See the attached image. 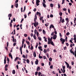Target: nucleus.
<instances>
[{
  "mask_svg": "<svg viewBox=\"0 0 76 76\" xmlns=\"http://www.w3.org/2000/svg\"><path fill=\"white\" fill-rule=\"evenodd\" d=\"M39 48L40 50L41 51H42V47H39Z\"/></svg>",
  "mask_w": 76,
  "mask_h": 76,
  "instance_id": "nucleus-20",
  "label": "nucleus"
},
{
  "mask_svg": "<svg viewBox=\"0 0 76 76\" xmlns=\"http://www.w3.org/2000/svg\"><path fill=\"white\" fill-rule=\"evenodd\" d=\"M64 62L66 63V67L67 68H69V64L66 61H65Z\"/></svg>",
  "mask_w": 76,
  "mask_h": 76,
  "instance_id": "nucleus-4",
  "label": "nucleus"
},
{
  "mask_svg": "<svg viewBox=\"0 0 76 76\" xmlns=\"http://www.w3.org/2000/svg\"><path fill=\"white\" fill-rule=\"evenodd\" d=\"M60 40H61V41L62 44H64V42H65V39H63L62 38H61Z\"/></svg>",
  "mask_w": 76,
  "mask_h": 76,
  "instance_id": "nucleus-2",
  "label": "nucleus"
},
{
  "mask_svg": "<svg viewBox=\"0 0 76 76\" xmlns=\"http://www.w3.org/2000/svg\"><path fill=\"white\" fill-rule=\"evenodd\" d=\"M61 22L62 23H64V19H62Z\"/></svg>",
  "mask_w": 76,
  "mask_h": 76,
  "instance_id": "nucleus-42",
  "label": "nucleus"
},
{
  "mask_svg": "<svg viewBox=\"0 0 76 76\" xmlns=\"http://www.w3.org/2000/svg\"><path fill=\"white\" fill-rule=\"evenodd\" d=\"M48 41H50V37H48Z\"/></svg>",
  "mask_w": 76,
  "mask_h": 76,
  "instance_id": "nucleus-64",
  "label": "nucleus"
},
{
  "mask_svg": "<svg viewBox=\"0 0 76 76\" xmlns=\"http://www.w3.org/2000/svg\"><path fill=\"white\" fill-rule=\"evenodd\" d=\"M34 49V47H33V46L32 45H31V50H33Z\"/></svg>",
  "mask_w": 76,
  "mask_h": 76,
  "instance_id": "nucleus-49",
  "label": "nucleus"
},
{
  "mask_svg": "<svg viewBox=\"0 0 76 76\" xmlns=\"http://www.w3.org/2000/svg\"><path fill=\"white\" fill-rule=\"evenodd\" d=\"M46 56H47V57L48 58H49V56H48V53H47L46 54Z\"/></svg>",
  "mask_w": 76,
  "mask_h": 76,
  "instance_id": "nucleus-53",
  "label": "nucleus"
},
{
  "mask_svg": "<svg viewBox=\"0 0 76 76\" xmlns=\"http://www.w3.org/2000/svg\"><path fill=\"white\" fill-rule=\"evenodd\" d=\"M18 1H19V0H16L15 1V3H18Z\"/></svg>",
  "mask_w": 76,
  "mask_h": 76,
  "instance_id": "nucleus-56",
  "label": "nucleus"
},
{
  "mask_svg": "<svg viewBox=\"0 0 76 76\" xmlns=\"http://www.w3.org/2000/svg\"><path fill=\"white\" fill-rule=\"evenodd\" d=\"M53 39V37H51L50 39V40H49V41H48L49 44H50V42L51 41H52V39Z\"/></svg>",
  "mask_w": 76,
  "mask_h": 76,
  "instance_id": "nucleus-14",
  "label": "nucleus"
},
{
  "mask_svg": "<svg viewBox=\"0 0 76 76\" xmlns=\"http://www.w3.org/2000/svg\"><path fill=\"white\" fill-rule=\"evenodd\" d=\"M37 37H39V33H38V32H37Z\"/></svg>",
  "mask_w": 76,
  "mask_h": 76,
  "instance_id": "nucleus-28",
  "label": "nucleus"
},
{
  "mask_svg": "<svg viewBox=\"0 0 76 76\" xmlns=\"http://www.w3.org/2000/svg\"><path fill=\"white\" fill-rule=\"evenodd\" d=\"M52 28H54V26L53 25L51 24L50 26V28L51 29Z\"/></svg>",
  "mask_w": 76,
  "mask_h": 76,
  "instance_id": "nucleus-10",
  "label": "nucleus"
},
{
  "mask_svg": "<svg viewBox=\"0 0 76 76\" xmlns=\"http://www.w3.org/2000/svg\"><path fill=\"white\" fill-rule=\"evenodd\" d=\"M22 57H23V58H26L25 57V55H23L22 56Z\"/></svg>",
  "mask_w": 76,
  "mask_h": 76,
  "instance_id": "nucleus-51",
  "label": "nucleus"
},
{
  "mask_svg": "<svg viewBox=\"0 0 76 76\" xmlns=\"http://www.w3.org/2000/svg\"><path fill=\"white\" fill-rule=\"evenodd\" d=\"M70 51L71 53H72V54H73V55H75V53H74V52L73 51L72 49H71V50H70Z\"/></svg>",
  "mask_w": 76,
  "mask_h": 76,
  "instance_id": "nucleus-8",
  "label": "nucleus"
},
{
  "mask_svg": "<svg viewBox=\"0 0 76 76\" xmlns=\"http://www.w3.org/2000/svg\"><path fill=\"white\" fill-rule=\"evenodd\" d=\"M42 5L44 7H46V5L45 3H42Z\"/></svg>",
  "mask_w": 76,
  "mask_h": 76,
  "instance_id": "nucleus-15",
  "label": "nucleus"
},
{
  "mask_svg": "<svg viewBox=\"0 0 76 76\" xmlns=\"http://www.w3.org/2000/svg\"><path fill=\"white\" fill-rule=\"evenodd\" d=\"M60 21H61L62 20V17H60Z\"/></svg>",
  "mask_w": 76,
  "mask_h": 76,
  "instance_id": "nucleus-47",
  "label": "nucleus"
},
{
  "mask_svg": "<svg viewBox=\"0 0 76 76\" xmlns=\"http://www.w3.org/2000/svg\"><path fill=\"white\" fill-rule=\"evenodd\" d=\"M62 12H60L59 13V15H60V16H62Z\"/></svg>",
  "mask_w": 76,
  "mask_h": 76,
  "instance_id": "nucleus-35",
  "label": "nucleus"
},
{
  "mask_svg": "<svg viewBox=\"0 0 76 76\" xmlns=\"http://www.w3.org/2000/svg\"><path fill=\"white\" fill-rule=\"evenodd\" d=\"M47 50L48 52H49V51H50V49H49V48H48L47 49Z\"/></svg>",
  "mask_w": 76,
  "mask_h": 76,
  "instance_id": "nucleus-60",
  "label": "nucleus"
},
{
  "mask_svg": "<svg viewBox=\"0 0 76 76\" xmlns=\"http://www.w3.org/2000/svg\"><path fill=\"white\" fill-rule=\"evenodd\" d=\"M50 6L51 7H53V5L52 4H50Z\"/></svg>",
  "mask_w": 76,
  "mask_h": 76,
  "instance_id": "nucleus-25",
  "label": "nucleus"
},
{
  "mask_svg": "<svg viewBox=\"0 0 76 76\" xmlns=\"http://www.w3.org/2000/svg\"><path fill=\"white\" fill-rule=\"evenodd\" d=\"M30 35H31V37H33V34H32V33L31 34H30Z\"/></svg>",
  "mask_w": 76,
  "mask_h": 76,
  "instance_id": "nucleus-61",
  "label": "nucleus"
},
{
  "mask_svg": "<svg viewBox=\"0 0 76 76\" xmlns=\"http://www.w3.org/2000/svg\"><path fill=\"white\" fill-rule=\"evenodd\" d=\"M53 65H51L50 66V69H53Z\"/></svg>",
  "mask_w": 76,
  "mask_h": 76,
  "instance_id": "nucleus-50",
  "label": "nucleus"
},
{
  "mask_svg": "<svg viewBox=\"0 0 76 76\" xmlns=\"http://www.w3.org/2000/svg\"><path fill=\"white\" fill-rule=\"evenodd\" d=\"M44 53H47V50L46 49H44Z\"/></svg>",
  "mask_w": 76,
  "mask_h": 76,
  "instance_id": "nucleus-38",
  "label": "nucleus"
},
{
  "mask_svg": "<svg viewBox=\"0 0 76 76\" xmlns=\"http://www.w3.org/2000/svg\"><path fill=\"white\" fill-rule=\"evenodd\" d=\"M24 36L25 37H27V36H28V35L27 34H24Z\"/></svg>",
  "mask_w": 76,
  "mask_h": 76,
  "instance_id": "nucleus-39",
  "label": "nucleus"
},
{
  "mask_svg": "<svg viewBox=\"0 0 76 76\" xmlns=\"http://www.w3.org/2000/svg\"><path fill=\"white\" fill-rule=\"evenodd\" d=\"M28 39H29V41H31V38H30V37H28Z\"/></svg>",
  "mask_w": 76,
  "mask_h": 76,
  "instance_id": "nucleus-59",
  "label": "nucleus"
},
{
  "mask_svg": "<svg viewBox=\"0 0 76 76\" xmlns=\"http://www.w3.org/2000/svg\"><path fill=\"white\" fill-rule=\"evenodd\" d=\"M38 59H37L36 60V61H35V63L37 65V64H38Z\"/></svg>",
  "mask_w": 76,
  "mask_h": 76,
  "instance_id": "nucleus-11",
  "label": "nucleus"
},
{
  "mask_svg": "<svg viewBox=\"0 0 76 76\" xmlns=\"http://www.w3.org/2000/svg\"><path fill=\"white\" fill-rule=\"evenodd\" d=\"M15 70H13L12 72V74H15Z\"/></svg>",
  "mask_w": 76,
  "mask_h": 76,
  "instance_id": "nucleus-22",
  "label": "nucleus"
},
{
  "mask_svg": "<svg viewBox=\"0 0 76 76\" xmlns=\"http://www.w3.org/2000/svg\"><path fill=\"white\" fill-rule=\"evenodd\" d=\"M37 15L35 14V15L34 18V22H36V20H37Z\"/></svg>",
  "mask_w": 76,
  "mask_h": 76,
  "instance_id": "nucleus-5",
  "label": "nucleus"
},
{
  "mask_svg": "<svg viewBox=\"0 0 76 76\" xmlns=\"http://www.w3.org/2000/svg\"><path fill=\"white\" fill-rule=\"evenodd\" d=\"M6 60L4 59V64H6Z\"/></svg>",
  "mask_w": 76,
  "mask_h": 76,
  "instance_id": "nucleus-54",
  "label": "nucleus"
},
{
  "mask_svg": "<svg viewBox=\"0 0 76 76\" xmlns=\"http://www.w3.org/2000/svg\"><path fill=\"white\" fill-rule=\"evenodd\" d=\"M50 18H53V15L52 14L50 15Z\"/></svg>",
  "mask_w": 76,
  "mask_h": 76,
  "instance_id": "nucleus-46",
  "label": "nucleus"
},
{
  "mask_svg": "<svg viewBox=\"0 0 76 76\" xmlns=\"http://www.w3.org/2000/svg\"><path fill=\"white\" fill-rule=\"evenodd\" d=\"M52 60H53V59H52L51 58H50L49 59V60L50 61H51Z\"/></svg>",
  "mask_w": 76,
  "mask_h": 76,
  "instance_id": "nucleus-31",
  "label": "nucleus"
},
{
  "mask_svg": "<svg viewBox=\"0 0 76 76\" xmlns=\"http://www.w3.org/2000/svg\"><path fill=\"white\" fill-rule=\"evenodd\" d=\"M38 74V72H35V75H36V76H37V74Z\"/></svg>",
  "mask_w": 76,
  "mask_h": 76,
  "instance_id": "nucleus-62",
  "label": "nucleus"
},
{
  "mask_svg": "<svg viewBox=\"0 0 76 76\" xmlns=\"http://www.w3.org/2000/svg\"><path fill=\"white\" fill-rule=\"evenodd\" d=\"M12 16V14H8V17L9 18V20H10V17H11Z\"/></svg>",
  "mask_w": 76,
  "mask_h": 76,
  "instance_id": "nucleus-7",
  "label": "nucleus"
},
{
  "mask_svg": "<svg viewBox=\"0 0 76 76\" xmlns=\"http://www.w3.org/2000/svg\"><path fill=\"white\" fill-rule=\"evenodd\" d=\"M38 25V23L37 21H34V26L35 27H37Z\"/></svg>",
  "mask_w": 76,
  "mask_h": 76,
  "instance_id": "nucleus-1",
  "label": "nucleus"
},
{
  "mask_svg": "<svg viewBox=\"0 0 76 76\" xmlns=\"http://www.w3.org/2000/svg\"><path fill=\"white\" fill-rule=\"evenodd\" d=\"M39 32H41V31H42V29H39Z\"/></svg>",
  "mask_w": 76,
  "mask_h": 76,
  "instance_id": "nucleus-58",
  "label": "nucleus"
},
{
  "mask_svg": "<svg viewBox=\"0 0 76 76\" xmlns=\"http://www.w3.org/2000/svg\"><path fill=\"white\" fill-rule=\"evenodd\" d=\"M37 6H39V3L38 2H36Z\"/></svg>",
  "mask_w": 76,
  "mask_h": 76,
  "instance_id": "nucleus-44",
  "label": "nucleus"
},
{
  "mask_svg": "<svg viewBox=\"0 0 76 76\" xmlns=\"http://www.w3.org/2000/svg\"><path fill=\"white\" fill-rule=\"evenodd\" d=\"M13 42H16V39H13Z\"/></svg>",
  "mask_w": 76,
  "mask_h": 76,
  "instance_id": "nucleus-23",
  "label": "nucleus"
},
{
  "mask_svg": "<svg viewBox=\"0 0 76 76\" xmlns=\"http://www.w3.org/2000/svg\"><path fill=\"white\" fill-rule=\"evenodd\" d=\"M26 61L27 63H28V64H29V63L30 61H29V59H27L26 60Z\"/></svg>",
  "mask_w": 76,
  "mask_h": 76,
  "instance_id": "nucleus-17",
  "label": "nucleus"
},
{
  "mask_svg": "<svg viewBox=\"0 0 76 76\" xmlns=\"http://www.w3.org/2000/svg\"><path fill=\"white\" fill-rule=\"evenodd\" d=\"M48 44H51V45H53V46H54V43L52 41H51L50 42V43H49L48 42Z\"/></svg>",
  "mask_w": 76,
  "mask_h": 76,
  "instance_id": "nucleus-3",
  "label": "nucleus"
},
{
  "mask_svg": "<svg viewBox=\"0 0 76 76\" xmlns=\"http://www.w3.org/2000/svg\"><path fill=\"white\" fill-rule=\"evenodd\" d=\"M15 7H16V8H18V3H17L16 4V3H15Z\"/></svg>",
  "mask_w": 76,
  "mask_h": 76,
  "instance_id": "nucleus-13",
  "label": "nucleus"
},
{
  "mask_svg": "<svg viewBox=\"0 0 76 76\" xmlns=\"http://www.w3.org/2000/svg\"><path fill=\"white\" fill-rule=\"evenodd\" d=\"M44 39H45L44 41H45V42H47V38H45V37H44Z\"/></svg>",
  "mask_w": 76,
  "mask_h": 76,
  "instance_id": "nucleus-16",
  "label": "nucleus"
},
{
  "mask_svg": "<svg viewBox=\"0 0 76 76\" xmlns=\"http://www.w3.org/2000/svg\"><path fill=\"white\" fill-rule=\"evenodd\" d=\"M38 43H37V45H36V46H35L36 48H37V47H38Z\"/></svg>",
  "mask_w": 76,
  "mask_h": 76,
  "instance_id": "nucleus-48",
  "label": "nucleus"
},
{
  "mask_svg": "<svg viewBox=\"0 0 76 76\" xmlns=\"http://www.w3.org/2000/svg\"><path fill=\"white\" fill-rule=\"evenodd\" d=\"M39 2H40L39 0H36V3H39Z\"/></svg>",
  "mask_w": 76,
  "mask_h": 76,
  "instance_id": "nucleus-36",
  "label": "nucleus"
},
{
  "mask_svg": "<svg viewBox=\"0 0 76 76\" xmlns=\"http://www.w3.org/2000/svg\"><path fill=\"white\" fill-rule=\"evenodd\" d=\"M39 58H42V56H40V54L39 55Z\"/></svg>",
  "mask_w": 76,
  "mask_h": 76,
  "instance_id": "nucleus-32",
  "label": "nucleus"
},
{
  "mask_svg": "<svg viewBox=\"0 0 76 76\" xmlns=\"http://www.w3.org/2000/svg\"><path fill=\"white\" fill-rule=\"evenodd\" d=\"M58 8H60V7H61V6H60V4H58Z\"/></svg>",
  "mask_w": 76,
  "mask_h": 76,
  "instance_id": "nucleus-40",
  "label": "nucleus"
},
{
  "mask_svg": "<svg viewBox=\"0 0 76 76\" xmlns=\"http://www.w3.org/2000/svg\"><path fill=\"white\" fill-rule=\"evenodd\" d=\"M33 38L35 39H37V38H36V36L35 34H34L33 35Z\"/></svg>",
  "mask_w": 76,
  "mask_h": 76,
  "instance_id": "nucleus-18",
  "label": "nucleus"
},
{
  "mask_svg": "<svg viewBox=\"0 0 76 76\" xmlns=\"http://www.w3.org/2000/svg\"><path fill=\"white\" fill-rule=\"evenodd\" d=\"M66 66H62V68L63 69H65Z\"/></svg>",
  "mask_w": 76,
  "mask_h": 76,
  "instance_id": "nucleus-43",
  "label": "nucleus"
},
{
  "mask_svg": "<svg viewBox=\"0 0 76 76\" xmlns=\"http://www.w3.org/2000/svg\"><path fill=\"white\" fill-rule=\"evenodd\" d=\"M38 39L40 41H41V39H41V38L39 37H38Z\"/></svg>",
  "mask_w": 76,
  "mask_h": 76,
  "instance_id": "nucleus-30",
  "label": "nucleus"
},
{
  "mask_svg": "<svg viewBox=\"0 0 76 76\" xmlns=\"http://www.w3.org/2000/svg\"><path fill=\"white\" fill-rule=\"evenodd\" d=\"M59 35L61 37H61H62V35H61V33H59Z\"/></svg>",
  "mask_w": 76,
  "mask_h": 76,
  "instance_id": "nucleus-52",
  "label": "nucleus"
},
{
  "mask_svg": "<svg viewBox=\"0 0 76 76\" xmlns=\"http://www.w3.org/2000/svg\"><path fill=\"white\" fill-rule=\"evenodd\" d=\"M18 57H16L14 59V61H16L18 60Z\"/></svg>",
  "mask_w": 76,
  "mask_h": 76,
  "instance_id": "nucleus-24",
  "label": "nucleus"
},
{
  "mask_svg": "<svg viewBox=\"0 0 76 76\" xmlns=\"http://www.w3.org/2000/svg\"><path fill=\"white\" fill-rule=\"evenodd\" d=\"M33 56H34V57H36V53H35V52H34V54Z\"/></svg>",
  "mask_w": 76,
  "mask_h": 76,
  "instance_id": "nucleus-19",
  "label": "nucleus"
},
{
  "mask_svg": "<svg viewBox=\"0 0 76 76\" xmlns=\"http://www.w3.org/2000/svg\"><path fill=\"white\" fill-rule=\"evenodd\" d=\"M43 18V17H40V20H42V18Z\"/></svg>",
  "mask_w": 76,
  "mask_h": 76,
  "instance_id": "nucleus-45",
  "label": "nucleus"
},
{
  "mask_svg": "<svg viewBox=\"0 0 76 76\" xmlns=\"http://www.w3.org/2000/svg\"><path fill=\"white\" fill-rule=\"evenodd\" d=\"M7 67H8V65L7 64L5 66V68H7Z\"/></svg>",
  "mask_w": 76,
  "mask_h": 76,
  "instance_id": "nucleus-37",
  "label": "nucleus"
},
{
  "mask_svg": "<svg viewBox=\"0 0 76 76\" xmlns=\"http://www.w3.org/2000/svg\"><path fill=\"white\" fill-rule=\"evenodd\" d=\"M43 34H45V31L44 30H43Z\"/></svg>",
  "mask_w": 76,
  "mask_h": 76,
  "instance_id": "nucleus-26",
  "label": "nucleus"
},
{
  "mask_svg": "<svg viewBox=\"0 0 76 76\" xmlns=\"http://www.w3.org/2000/svg\"><path fill=\"white\" fill-rule=\"evenodd\" d=\"M37 15H38L39 17L41 16V13L40 12H37L36 13Z\"/></svg>",
  "mask_w": 76,
  "mask_h": 76,
  "instance_id": "nucleus-9",
  "label": "nucleus"
},
{
  "mask_svg": "<svg viewBox=\"0 0 76 76\" xmlns=\"http://www.w3.org/2000/svg\"><path fill=\"white\" fill-rule=\"evenodd\" d=\"M57 38V35H56L55 34H54L53 37V39H56V38Z\"/></svg>",
  "mask_w": 76,
  "mask_h": 76,
  "instance_id": "nucleus-6",
  "label": "nucleus"
},
{
  "mask_svg": "<svg viewBox=\"0 0 76 76\" xmlns=\"http://www.w3.org/2000/svg\"><path fill=\"white\" fill-rule=\"evenodd\" d=\"M26 43H27V44H28V45H29L30 44L29 42L26 41Z\"/></svg>",
  "mask_w": 76,
  "mask_h": 76,
  "instance_id": "nucleus-29",
  "label": "nucleus"
},
{
  "mask_svg": "<svg viewBox=\"0 0 76 76\" xmlns=\"http://www.w3.org/2000/svg\"><path fill=\"white\" fill-rule=\"evenodd\" d=\"M9 57H10L12 59H13V57H12V55L11 54V53H10L9 54Z\"/></svg>",
  "mask_w": 76,
  "mask_h": 76,
  "instance_id": "nucleus-12",
  "label": "nucleus"
},
{
  "mask_svg": "<svg viewBox=\"0 0 76 76\" xmlns=\"http://www.w3.org/2000/svg\"><path fill=\"white\" fill-rule=\"evenodd\" d=\"M40 70V68L38 66L37 68V71H39V70Z\"/></svg>",
  "mask_w": 76,
  "mask_h": 76,
  "instance_id": "nucleus-21",
  "label": "nucleus"
},
{
  "mask_svg": "<svg viewBox=\"0 0 76 76\" xmlns=\"http://www.w3.org/2000/svg\"><path fill=\"white\" fill-rule=\"evenodd\" d=\"M63 10L64 11H66L67 10V9H66V8H64V9H63Z\"/></svg>",
  "mask_w": 76,
  "mask_h": 76,
  "instance_id": "nucleus-41",
  "label": "nucleus"
},
{
  "mask_svg": "<svg viewBox=\"0 0 76 76\" xmlns=\"http://www.w3.org/2000/svg\"><path fill=\"white\" fill-rule=\"evenodd\" d=\"M7 68H5V71H7Z\"/></svg>",
  "mask_w": 76,
  "mask_h": 76,
  "instance_id": "nucleus-57",
  "label": "nucleus"
},
{
  "mask_svg": "<svg viewBox=\"0 0 76 76\" xmlns=\"http://www.w3.org/2000/svg\"><path fill=\"white\" fill-rule=\"evenodd\" d=\"M34 32L35 34H37V30L35 29L34 30Z\"/></svg>",
  "mask_w": 76,
  "mask_h": 76,
  "instance_id": "nucleus-27",
  "label": "nucleus"
},
{
  "mask_svg": "<svg viewBox=\"0 0 76 76\" xmlns=\"http://www.w3.org/2000/svg\"><path fill=\"white\" fill-rule=\"evenodd\" d=\"M41 74V72H39L38 73V75L39 76H40V75Z\"/></svg>",
  "mask_w": 76,
  "mask_h": 76,
  "instance_id": "nucleus-55",
  "label": "nucleus"
},
{
  "mask_svg": "<svg viewBox=\"0 0 76 76\" xmlns=\"http://www.w3.org/2000/svg\"><path fill=\"white\" fill-rule=\"evenodd\" d=\"M66 35H67V36H68V35H70V33L69 32H68L67 33H66Z\"/></svg>",
  "mask_w": 76,
  "mask_h": 76,
  "instance_id": "nucleus-34",
  "label": "nucleus"
},
{
  "mask_svg": "<svg viewBox=\"0 0 76 76\" xmlns=\"http://www.w3.org/2000/svg\"><path fill=\"white\" fill-rule=\"evenodd\" d=\"M24 18L25 19H26V18L27 16H26V14H24Z\"/></svg>",
  "mask_w": 76,
  "mask_h": 76,
  "instance_id": "nucleus-33",
  "label": "nucleus"
},
{
  "mask_svg": "<svg viewBox=\"0 0 76 76\" xmlns=\"http://www.w3.org/2000/svg\"><path fill=\"white\" fill-rule=\"evenodd\" d=\"M45 48H46V47H47V45H44V46Z\"/></svg>",
  "mask_w": 76,
  "mask_h": 76,
  "instance_id": "nucleus-63",
  "label": "nucleus"
}]
</instances>
